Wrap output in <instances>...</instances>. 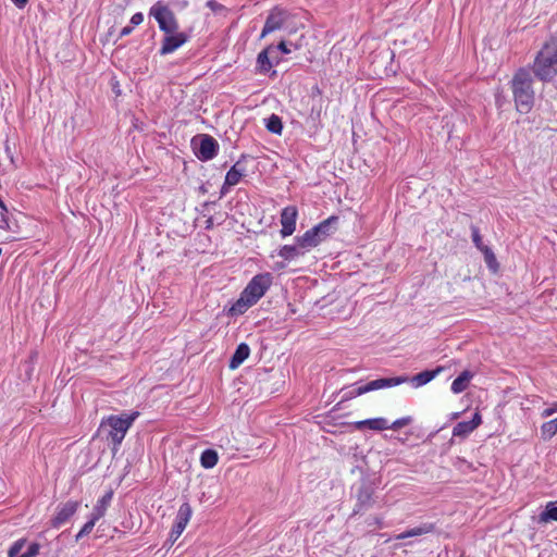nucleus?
<instances>
[{
    "label": "nucleus",
    "mask_w": 557,
    "mask_h": 557,
    "mask_svg": "<svg viewBox=\"0 0 557 557\" xmlns=\"http://www.w3.org/2000/svg\"><path fill=\"white\" fill-rule=\"evenodd\" d=\"M5 152L9 154L11 162H14V158H13V154L11 153V149H10V146L8 143L5 144Z\"/></svg>",
    "instance_id": "nucleus-44"
},
{
    "label": "nucleus",
    "mask_w": 557,
    "mask_h": 557,
    "mask_svg": "<svg viewBox=\"0 0 557 557\" xmlns=\"http://www.w3.org/2000/svg\"><path fill=\"white\" fill-rule=\"evenodd\" d=\"M534 74L542 81H550L557 74V38L547 41L537 53L533 66Z\"/></svg>",
    "instance_id": "nucleus-3"
},
{
    "label": "nucleus",
    "mask_w": 557,
    "mask_h": 557,
    "mask_svg": "<svg viewBox=\"0 0 557 557\" xmlns=\"http://www.w3.org/2000/svg\"><path fill=\"white\" fill-rule=\"evenodd\" d=\"M133 30V27L131 26H125L124 28H122L121 33H120V37H124V36H127L132 33Z\"/></svg>",
    "instance_id": "nucleus-41"
},
{
    "label": "nucleus",
    "mask_w": 557,
    "mask_h": 557,
    "mask_svg": "<svg viewBox=\"0 0 557 557\" xmlns=\"http://www.w3.org/2000/svg\"><path fill=\"white\" fill-rule=\"evenodd\" d=\"M277 48H278V50H280L282 53L287 54V53H289V52H290V50L287 48V46H286V42H285V41H281V42L277 45Z\"/></svg>",
    "instance_id": "nucleus-39"
},
{
    "label": "nucleus",
    "mask_w": 557,
    "mask_h": 557,
    "mask_svg": "<svg viewBox=\"0 0 557 557\" xmlns=\"http://www.w3.org/2000/svg\"><path fill=\"white\" fill-rule=\"evenodd\" d=\"M557 412V401L549 404L545 409L541 411L542 418H548Z\"/></svg>",
    "instance_id": "nucleus-37"
},
{
    "label": "nucleus",
    "mask_w": 557,
    "mask_h": 557,
    "mask_svg": "<svg viewBox=\"0 0 557 557\" xmlns=\"http://www.w3.org/2000/svg\"><path fill=\"white\" fill-rule=\"evenodd\" d=\"M472 242L478 249L483 251L484 248H488L482 242V237L480 235L479 228L475 225L471 226Z\"/></svg>",
    "instance_id": "nucleus-33"
},
{
    "label": "nucleus",
    "mask_w": 557,
    "mask_h": 557,
    "mask_svg": "<svg viewBox=\"0 0 557 557\" xmlns=\"http://www.w3.org/2000/svg\"><path fill=\"white\" fill-rule=\"evenodd\" d=\"M443 371L442 367H437L434 370H424L416 375H413L410 379L411 384L414 387H421L429 382H431L433 379H435L441 372Z\"/></svg>",
    "instance_id": "nucleus-18"
},
{
    "label": "nucleus",
    "mask_w": 557,
    "mask_h": 557,
    "mask_svg": "<svg viewBox=\"0 0 557 557\" xmlns=\"http://www.w3.org/2000/svg\"><path fill=\"white\" fill-rule=\"evenodd\" d=\"M244 175V169L240 168V163L236 162L226 173L225 182L222 186V194H225L227 189L234 185H236L242 176Z\"/></svg>",
    "instance_id": "nucleus-17"
},
{
    "label": "nucleus",
    "mask_w": 557,
    "mask_h": 557,
    "mask_svg": "<svg viewBox=\"0 0 557 557\" xmlns=\"http://www.w3.org/2000/svg\"><path fill=\"white\" fill-rule=\"evenodd\" d=\"M97 521L98 520H94V517L90 516L89 520L83 525V528L77 533L76 540L78 541L82 537L88 535L92 531V529H94V527H95Z\"/></svg>",
    "instance_id": "nucleus-32"
},
{
    "label": "nucleus",
    "mask_w": 557,
    "mask_h": 557,
    "mask_svg": "<svg viewBox=\"0 0 557 557\" xmlns=\"http://www.w3.org/2000/svg\"><path fill=\"white\" fill-rule=\"evenodd\" d=\"M40 545L38 543H30L26 550H24V555L26 557H35L39 554Z\"/></svg>",
    "instance_id": "nucleus-36"
},
{
    "label": "nucleus",
    "mask_w": 557,
    "mask_h": 557,
    "mask_svg": "<svg viewBox=\"0 0 557 557\" xmlns=\"http://www.w3.org/2000/svg\"><path fill=\"white\" fill-rule=\"evenodd\" d=\"M436 527L434 523L431 522H424L421 523L418 527L408 529L395 536V540H405L408 537H414V536H422L429 533H433L435 531Z\"/></svg>",
    "instance_id": "nucleus-15"
},
{
    "label": "nucleus",
    "mask_w": 557,
    "mask_h": 557,
    "mask_svg": "<svg viewBox=\"0 0 557 557\" xmlns=\"http://www.w3.org/2000/svg\"><path fill=\"white\" fill-rule=\"evenodd\" d=\"M306 251L308 250L298 243V237H296V244L283 246L280 249L278 255L286 260H292L304 256Z\"/></svg>",
    "instance_id": "nucleus-19"
},
{
    "label": "nucleus",
    "mask_w": 557,
    "mask_h": 557,
    "mask_svg": "<svg viewBox=\"0 0 557 557\" xmlns=\"http://www.w3.org/2000/svg\"><path fill=\"white\" fill-rule=\"evenodd\" d=\"M138 417V411L129 413L124 411L121 414H111L102 419L100 428L109 429L107 437L112 442L114 449H117L122 444L127 431Z\"/></svg>",
    "instance_id": "nucleus-2"
},
{
    "label": "nucleus",
    "mask_w": 557,
    "mask_h": 557,
    "mask_svg": "<svg viewBox=\"0 0 557 557\" xmlns=\"http://www.w3.org/2000/svg\"><path fill=\"white\" fill-rule=\"evenodd\" d=\"M188 40V36L185 33H175L165 34L162 46L160 49V54L165 55L174 52L176 49L182 47Z\"/></svg>",
    "instance_id": "nucleus-11"
},
{
    "label": "nucleus",
    "mask_w": 557,
    "mask_h": 557,
    "mask_svg": "<svg viewBox=\"0 0 557 557\" xmlns=\"http://www.w3.org/2000/svg\"><path fill=\"white\" fill-rule=\"evenodd\" d=\"M338 218L330 216L314 227L308 230L302 236H298V243L307 250L318 246L336 230Z\"/></svg>",
    "instance_id": "nucleus-5"
},
{
    "label": "nucleus",
    "mask_w": 557,
    "mask_h": 557,
    "mask_svg": "<svg viewBox=\"0 0 557 557\" xmlns=\"http://www.w3.org/2000/svg\"><path fill=\"white\" fill-rule=\"evenodd\" d=\"M267 129L273 134H277L280 135L282 133V129H283V123H282V120L280 116L275 115V114H272L268 120H267Z\"/></svg>",
    "instance_id": "nucleus-28"
},
{
    "label": "nucleus",
    "mask_w": 557,
    "mask_h": 557,
    "mask_svg": "<svg viewBox=\"0 0 557 557\" xmlns=\"http://www.w3.org/2000/svg\"><path fill=\"white\" fill-rule=\"evenodd\" d=\"M412 422V418L410 416L399 418L395 420L393 423H388V429L391 430H399Z\"/></svg>",
    "instance_id": "nucleus-34"
},
{
    "label": "nucleus",
    "mask_w": 557,
    "mask_h": 557,
    "mask_svg": "<svg viewBox=\"0 0 557 557\" xmlns=\"http://www.w3.org/2000/svg\"><path fill=\"white\" fill-rule=\"evenodd\" d=\"M150 14L156 18L160 29L164 32V34H172L177 30V22L173 12L168 7L158 2L151 8Z\"/></svg>",
    "instance_id": "nucleus-7"
},
{
    "label": "nucleus",
    "mask_w": 557,
    "mask_h": 557,
    "mask_svg": "<svg viewBox=\"0 0 557 557\" xmlns=\"http://www.w3.org/2000/svg\"><path fill=\"white\" fill-rule=\"evenodd\" d=\"M482 252L484 255L485 263L495 274L497 271V268H498V263H497L495 255L493 253V251L490 248H484Z\"/></svg>",
    "instance_id": "nucleus-29"
},
{
    "label": "nucleus",
    "mask_w": 557,
    "mask_h": 557,
    "mask_svg": "<svg viewBox=\"0 0 557 557\" xmlns=\"http://www.w3.org/2000/svg\"><path fill=\"white\" fill-rule=\"evenodd\" d=\"M144 21V15L141 13H135L132 18H131V23L133 25H139L141 24Z\"/></svg>",
    "instance_id": "nucleus-38"
},
{
    "label": "nucleus",
    "mask_w": 557,
    "mask_h": 557,
    "mask_svg": "<svg viewBox=\"0 0 557 557\" xmlns=\"http://www.w3.org/2000/svg\"><path fill=\"white\" fill-rule=\"evenodd\" d=\"M354 426L357 430H362L364 428H368L373 431H384L388 429V420L385 418H372L361 421H356L354 423Z\"/></svg>",
    "instance_id": "nucleus-16"
},
{
    "label": "nucleus",
    "mask_w": 557,
    "mask_h": 557,
    "mask_svg": "<svg viewBox=\"0 0 557 557\" xmlns=\"http://www.w3.org/2000/svg\"><path fill=\"white\" fill-rule=\"evenodd\" d=\"M359 391H361V385H359V383H356V384H352V385L342 388V391H341L342 401H347L357 396H361L364 394V392H359Z\"/></svg>",
    "instance_id": "nucleus-27"
},
{
    "label": "nucleus",
    "mask_w": 557,
    "mask_h": 557,
    "mask_svg": "<svg viewBox=\"0 0 557 557\" xmlns=\"http://www.w3.org/2000/svg\"><path fill=\"white\" fill-rule=\"evenodd\" d=\"M79 502L69 500L60 505L57 509V513L52 519L53 527H61L64 524L78 509Z\"/></svg>",
    "instance_id": "nucleus-12"
},
{
    "label": "nucleus",
    "mask_w": 557,
    "mask_h": 557,
    "mask_svg": "<svg viewBox=\"0 0 557 557\" xmlns=\"http://www.w3.org/2000/svg\"><path fill=\"white\" fill-rule=\"evenodd\" d=\"M557 434V418L544 422L541 425V436L544 441H549Z\"/></svg>",
    "instance_id": "nucleus-25"
},
{
    "label": "nucleus",
    "mask_w": 557,
    "mask_h": 557,
    "mask_svg": "<svg viewBox=\"0 0 557 557\" xmlns=\"http://www.w3.org/2000/svg\"><path fill=\"white\" fill-rule=\"evenodd\" d=\"M191 507L188 503H183L177 511L175 523L172 528V531L170 533V539L175 542L183 531L185 530L186 525L188 524L190 518H191Z\"/></svg>",
    "instance_id": "nucleus-8"
},
{
    "label": "nucleus",
    "mask_w": 557,
    "mask_h": 557,
    "mask_svg": "<svg viewBox=\"0 0 557 557\" xmlns=\"http://www.w3.org/2000/svg\"><path fill=\"white\" fill-rule=\"evenodd\" d=\"M252 278L259 280V278H270V274H257Z\"/></svg>",
    "instance_id": "nucleus-45"
},
{
    "label": "nucleus",
    "mask_w": 557,
    "mask_h": 557,
    "mask_svg": "<svg viewBox=\"0 0 557 557\" xmlns=\"http://www.w3.org/2000/svg\"><path fill=\"white\" fill-rule=\"evenodd\" d=\"M539 521L547 523L549 521H557V506L555 503L549 502L545 510H543L539 516Z\"/></svg>",
    "instance_id": "nucleus-26"
},
{
    "label": "nucleus",
    "mask_w": 557,
    "mask_h": 557,
    "mask_svg": "<svg viewBox=\"0 0 557 557\" xmlns=\"http://www.w3.org/2000/svg\"><path fill=\"white\" fill-rule=\"evenodd\" d=\"M207 5H208L211 10H213V11L218 10L219 8H221V5H220L216 1H214V0H210V1H208V2H207Z\"/></svg>",
    "instance_id": "nucleus-40"
},
{
    "label": "nucleus",
    "mask_w": 557,
    "mask_h": 557,
    "mask_svg": "<svg viewBox=\"0 0 557 557\" xmlns=\"http://www.w3.org/2000/svg\"><path fill=\"white\" fill-rule=\"evenodd\" d=\"M372 504V492L368 487H361L358 491L357 504L354 509V513L367 510Z\"/></svg>",
    "instance_id": "nucleus-23"
},
{
    "label": "nucleus",
    "mask_w": 557,
    "mask_h": 557,
    "mask_svg": "<svg viewBox=\"0 0 557 557\" xmlns=\"http://www.w3.org/2000/svg\"><path fill=\"white\" fill-rule=\"evenodd\" d=\"M407 381H408L407 376L381 377V379H376L371 382H368L364 385H361L360 392H364V394H366V393L377 391V389L389 388V387L398 386Z\"/></svg>",
    "instance_id": "nucleus-9"
},
{
    "label": "nucleus",
    "mask_w": 557,
    "mask_h": 557,
    "mask_svg": "<svg viewBox=\"0 0 557 557\" xmlns=\"http://www.w3.org/2000/svg\"><path fill=\"white\" fill-rule=\"evenodd\" d=\"M532 76L529 71L520 69L511 79V89L517 110L520 113H529L534 103V90Z\"/></svg>",
    "instance_id": "nucleus-1"
},
{
    "label": "nucleus",
    "mask_w": 557,
    "mask_h": 557,
    "mask_svg": "<svg viewBox=\"0 0 557 557\" xmlns=\"http://www.w3.org/2000/svg\"><path fill=\"white\" fill-rule=\"evenodd\" d=\"M0 228H10L9 222L7 219H1Z\"/></svg>",
    "instance_id": "nucleus-43"
},
{
    "label": "nucleus",
    "mask_w": 557,
    "mask_h": 557,
    "mask_svg": "<svg viewBox=\"0 0 557 557\" xmlns=\"http://www.w3.org/2000/svg\"><path fill=\"white\" fill-rule=\"evenodd\" d=\"M112 497L113 492L109 491L101 498L98 499L90 515L94 517V520H99L106 515V511L111 504Z\"/></svg>",
    "instance_id": "nucleus-22"
},
{
    "label": "nucleus",
    "mask_w": 557,
    "mask_h": 557,
    "mask_svg": "<svg viewBox=\"0 0 557 557\" xmlns=\"http://www.w3.org/2000/svg\"><path fill=\"white\" fill-rule=\"evenodd\" d=\"M270 287V281H250L242 292L239 298L230 309L232 315L245 313L251 306L265 294Z\"/></svg>",
    "instance_id": "nucleus-4"
},
{
    "label": "nucleus",
    "mask_w": 557,
    "mask_h": 557,
    "mask_svg": "<svg viewBox=\"0 0 557 557\" xmlns=\"http://www.w3.org/2000/svg\"><path fill=\"white\" fill-rule=\"evenodd\" d=\"M12 1L20 9L24 8L28 2V0H12Z\"/></svg>",
    "instance_id": "nucleus-42"
},
{
    "label": "nucleus",
    "mask_w": 557,
    "mask_h": 557,
    "mask_svg": "<svg viewBox=\"0 0 557 557\" xmlns=\"http://www.w3.org/2000/svg\"><path fill=\"white\" fill-rule=\"evenodd\" d=\"M17 557H26V555H24V552H22Z\"/></svg>",
    "instance_id": "nucleus-46"
},
{
    "label": "nucleus",
    "mask_w": 557,
    "mask_h": 557,
    "mask_svg": "<svg viewBox=\"0 0 557 557\" xmlns=\"http://www.w3.org/2000/svg\"><path fill=\"white\" fill-rule=\"evenodd\" d=\"M482 423L481 414L475 412L470 421L458 422L453 429V436L466 438Z\"/></svg>",
    "instance_id": "nucleus-14"
},
{
    "label": "nucleus",
    "mask_w": 557,
    "mask_h": 557,
    "mask_svg": "<svg viewBox=\"0 0 557 557\" xmlns=\"http://www.w3.org/2000/svg\"><path fill=\"white\" fill-rule=\"evenodd\" d=\"M219 144L213 137L210 135H201L196 154L201 161H209L216 156Z\"/></svg>",
    "instance_id": "nucleus-10"
},
{
    "label": "nucleus",
    "mask_w": 557,
    "mask_h": 557,
    "mask_svg": "<svg viewBox=\"0 0 557 557\" xmlns=\"http://www.w3.org/2000/svg\"><path fill=\"white\" fill-rule=\"evenodd\" d=\"M25 545H26V540H24V539H20L17 541H15L9 548L8 556L9 557H17L23 552V548Z\"/></svg>",
    "instance_id": "nucleus-31"
},
{
    "label": "nucleus",
    "mask_w": 557,
    "mask_h": 557,
    "mask_svg": "<svg viewBox=\"0 0 557 557\" xmlns=\"http://www.w3.org/2000/svg\"><path fill=\"white\" fill-rule=\"evenodd\" d=\"M472 377H473V373L472 372H470L468 370L462 371L453 381L451 386H450L451 392L454 394H460V393L465 392L468 388Z\"/></svg>",
    "instance_id": "nucleus-21"
},
{
    "label": "nucleus",
    "mask_w": 557,
    "mask_h": 557,
    "mask_svg": "<svg viewBox=\"0 0 557 557\" xmlns=\"http://www.w3.org/2000/svg\"><path fill=\"white\" fill-rule=\"evenodd\" d=\"M219 461V455L214 449H206L200 456V465L205 469H212Z\"/></svg>",
    "instance_id": "nucleus-24"
},
{
    "label": "nucleus",
    "mask_w": 557,
    "mask_h": 557,
    "mask_svg": "<svg viewBox=\"0 0 557 557\" xmlns=\"http://www.w3.org/2000/svg\"><path fill=\"white\" fill-rule=\"evenodd\" d=\"M250 355V348L246 343H240L230 360V368L237 369Z\"/></svg>",
    "instance_id": "nucleus-20"
},
{
    "label": "nucleus",
    "mask_w": 557,
    "mask_h": 557,
    "mask_svg": "<svg viewBox=\"0 0 557 557\" xmlns=\"http://www.w3.org/2000/svg\"><path fill=\"white\" fill-rule=\"evenodd\" d=\"M296 219H297V209L294 206L286 207L282 210L281 213V224L282 230L281 234L285 236H289L295 232L296 228Z\"/></svg>",
    "instance_id": "nucleus-13"
},
{
    "label": "nucleus",
    "mask_w": 557,
    "mask_h": 557,
    "mask_svg": "<svg viewBox=\"0 0 557 557\" xmlns=\"http://www.w3.org/2000/svg\"><path fill=\"white\" fill-rule=\"evenodd\" d=\"M257 62L261 72L267 73L271 69L268 50H263L258 54Z\"/></svg>",
    "instance_id": "nucleus-30"
},
{
    "label": "nucleus",
    "mask_w": 557,
    "mask_h": 557,
    "mask_svg": "<svg viewBox=\"0 0 557 557\" xmlns=\"http://www.w3.org/2000/svg\"><path fill=\"white\" fill-rule=\"evenodd\" d=\"M290 20L292 14L287 10L281 7H274L270 10L265 18L263 29L260 34V39L276 30L288 28L290 26Z\"/></svg>",
    "instance_id": "nucleus-6"
},
{
    "label": "nucleus",
    "mask_w": 557,
    "mask_h": 557,
    "mask_svg": "<svg viewBox=\"0 0 557 557\" xmlns=\"http://www.w3.org/2000/svg\"><path fill=\"white\" fill-rule=\"evenodd\" d=\"M40 545L38 543H30L26 550H24V555L26 557H35L39 554Z\"/></svg>",
    "instance_id": "nucleus-35"
}]
</instances>
